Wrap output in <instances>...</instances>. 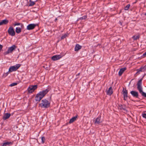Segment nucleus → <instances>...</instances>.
<instances>
[{"mask_svg": "<svg viewBox=\"0 0 146 146\" xmlns=\"http://www.w3.org/2000/svg\"><path fill=\"white\" fill-rule=\"evenodd\" d=\"M49 90L46 89L36 94L35 97V100L39 101L43 98L46 94L48 92Z\"/></svg>", "mask_w": 146, "mask_h": 146, "instance_id": "1", "label": "nucleus"}, {"mask_svg": "<svg viewBox=\"0 0 146 146\" xmlns=\"http://www.w3.org/2000/svg\"><path fill=\"white\" fill-rule=\"evenodd\" d=\"M40 105L42 108H48L50 106V103L48 100L45 99L41 101Z\"/></svg>", "mask_w": 146, "mask_h": 146, "instance_id": "2", "label": "nucleus"}, {"mask_svg": "<svg viewBox=\"0 0 146 146\" xmlns=\"http://www.w3.org/2000/svg\"><path fill=\"white\" fill-rule=\"evenodd\" d=\"M16 48L17 47L15 45H13L12 46L8 48L7 50L5 52V54L7 55L12 53L14 50H15Z\"/></svg>", "mask_w": 146, "mask_h": 146, "instance_id": "3", "label": "nucleus"}, {"mask_svg": "<svg viewBox=\"0 0 146 146\" xmlns=\"http://www.w3.org/2000/svg\"><path fill=\"white\" fill-rule=\"evenodd\" d=\"M21 66L19 64H17L11 67L9 69V72H10L16 70Z\"/></svg>", "mask_w": 146, "mask_h": 146, "instance_id": "4", "label": "nucleus"}, {"mask_svg": "<svg viewBox=\"0 0 146 146\" xmlns=\"http://www.w3.org/2000/svg\"><path fill=\"white\" fill-rule=\"evenodd\" d=\"M37 87V86L36 85H31L27 89L29 93H32L36 89Z\"/></svg>", "mask_w": 146, "mask_h": 146, "instance_id": "5", "label": "nucleus"}, {"mask_svg": "<svg viewBox=\"0 0 146 146\" xmlns=\"http://www.w3.org/2000/svg\"><path fill=\"white\" fill-rule=\"evenodd\" d=\"M142 80V79L140 80L137 84V89L140 93L143 92V88L141 86Z\"/></svg>", "mask_w": 146, "mask_h": 146, "instance_id": "6", "label": "nucleus"}, {"mask_svg": "<svg viewBox=\"0 0 146 146\" xmlns=\"http://www.w3.org/2000/svg\"><path fill=\"white\" fill-rule=\"evenodd\" d=\"M8 32L9 35L12 36H14L15 34L14 29L12 26L9 27L8 30Z\"/></svg>", "mask_w": 146, "mask_h": 146, "instance_id": "7", "label": "nucleus"}, {"mask_svg": "<svg viewBox=\"0 0 146 146\" xmlns=\"http://www.w3.org/2000/svg\"><path fill=\"white\" fill-rule=\"evenodd\" d=\"M62 57V56L61 54L55 55L52 57L51 59L53 61H56Z\"/></svg>", "mask_w": 146, "mask_h": 146, "instance_id": "8", "label": "nucleus"}, {"mask_svg": "<svg viewBox=\"0 0 146 146\" xmlns=\"http://www.w3.org/2000/svg\"><path fill=\"white\" fill-rule=\"evenodd\" d=\"M36 26L34 24H31L29 25L27 27V29L28 30H31L34 29Z\"/></svg>", "mask_w": 146, "mask_h": 146, "instance_id": "9", "label": "nucleus"}, {"mask_svg": "<svg viewBox=\"0 0 146 146\" xmlns=\"http://www.w3.org/2000/svg\"><path fill=\"white\" fill-rule=\"evenodd\" d=\"M130 94L134 97L138 98V94L137 92L135 91H132L130 92Z\"/></svg>", "mask_w": 146, "mask_h": 146, "instance_id": "10", "label": "nucleus"}, {"mask_svg": "<svg viewBox=\"0 0 146 146\" xmlns=\"http://www.w3.org/2000/svg\"><path fill=\"white\" fill-rule=\"evenodd\" d=\"M122 92L124 100H125L126 98H127V91L126 89L123 88V90Z\"/></svg>", "mask_w": 146, "mask_h": 146, "instance_id": "11", "label": "nucleus"}, {"mask_svg": "<svg viewBox=\"0 0 146 146\" xmlns=\"http://www.w3.org/2000/svg\"><path fill=\"white\" fill-rule=\"evenodd\" d=\"M10 114L9 113H6L4 114L3 117V119L4 120H6L10 116Z\"/></svg>", "mask_w": 146, "mask_h": 146, "instance_id": "12", "label": "nucleus"}, {"mask_svg": "<svg viewBox=\"0 0 146 146\" xmlns=\"http://www.w3.org/2000/svg\"><path fill=\"white\" fill-rule=\"evenodd\" d=\"M8 22V21L7 19H4L0 21V25H5L7 24Z\"/></svg>", "mask_w": 146, "mask_h": 146, "instance_id": "13", "label": "nucleus"}, {"mask_svg": "<svg viewBox=\"0 0 146 146\" xmlns=\"http://www.w3.org/2000/svg\"><path fill=\"white\" fill-rule=\"evenodd\" d=\"M113 93L112 89V87H110L108 90L107 91V94L109 95H111Z\"/></svg>", "mask_w": 146, "mask_h": 146, "instance_id": "14", "label": "nucleus"}, {"mask_svg": "<svg viewBox=\"0 0 146 146\" xmlns=\"http://www.w3.org/2000/svg\"><path fill=\"white\" fill-rule=\"evenodd\" d=\"M126 70V68L125 67L121 68L119 72V76H121L123 72Z\"/></svg>", "mask_w": 146, "mask_h": 146, "instance_id": "15", "label": "nucleus"}, {"mask_svg": "<svg viewBox=\"0 0 146 146\" xmlns=\"http://www.w3.org/2000/svg\"><path fill=\"white\" fill-rule=\"evenodd\" d=\"M137 72H136V74L138 75L140 73V72H143V71H144L145 69H144V67H141V68H140L139 69H137Z\"/></svg>", "mask_w": 146, "mask_h": 146, "instance_id": "16", "label": "nucleus"}, {"mask_svg": "<svg viewBox=\"0 0 146 146\" xmlns=\"http://www.w3.org/2000/svg\"><path fill=\"white\" fill-rule=\"evenodd\" d=\"M81 48V46L78 44H76L74 48L75 51H78Z\"/></svg>", "mask_w": 146, "mask_h": 146, "instance_id": "17", "label": "nucleus"}, {"mask_svg": "<svg viewBox=\"0 0 146 146\" xmlns=\"http://www.w3.org/2000/svg\"><path fill=\"white\" fill-rule=\"evenodd\" d=\"M12 143L11 142H6L3 143V145L1 146H6L10 145H12Z\"/></svg>", "mask_w": 146, "mask_h": 146, "instance_id": "18", "label": "nucleus"}, {"mask_svg": "<svg viewBox=\"0 0 146 146\" xmlns=\"http://www.w3.org/2000/svg\"><path fill=\"white\" fill-rule=\"evenodd\" d=\"M22 28H21V27H17L16 28L15 31L17 33H19L21 32V29Z\"/></svg>", "mask_w": 146, "mask_h": 146, "instance_id": "19", "label": "nucleus"}, {"mask_svg": "<svg viewBox=\"0 0 146 146\" xmlns=\"http://www.w3.org/2000/svg\"><path fill=\"white\" fill-rule=\"evenodd\" d=\"M101 122L100 117H98L96 119L95 123L96 124H99Z\"/></svg>", "mask_w": 146, "mask_h": 146, "instance_id": "20", "label": "nucleus"}, {"mask_svg": "<svg viewBox=\"0 0 146 146\" xmlns=\"http://www.w3.org/2000/svg\"><path fill=\"white\" fill-rule=\"evenodd\" d=\"M77 118V117L76 116L73 117L70 119L69 121V123H73V122L76 120Z\"/></svg>", "mask_w": 146, "mask_h": 146, "instance_id": "21", "label": "nucleus"}, {"mask_svg": "<svg viewBox=\"0 0 146 146\" xmlns=\"http://www.w3.org/2000/svg\"><path fill=\"white\" fill-rule=\"evenodd\" d=\"M14 25V26L21 25L22 28H23L24 27L23 25L19 23H15Z\"/></svg>", "mask_w": 146, "mask_h": 146, "instance_id": "22", "label": "nucleus"}, {"mask_svg": "<svg viewBox=\"0 0 146 146\" xmlns=\"http://www.w3.org/2000/svg\"><path fill=\"white\" fill-rule=\"evenodd\" d=\"M29 1L30 4L29 5V6H33L35 4V3L33 1L31 0H30Z\"/></svg>", "mask_w": 146, "mask_h": 146, "instance_id": "23", "label": "nucleus"}, {"mask_svg": "<svg viewBox=\"0 0 146 146\" xmlns=\"http://www.w3.org/2000/svg\"><path fill=\"white\" fill-rule=\"evenodd\" d=\"M139 38V35H135L133 36L132 38L134 40H136Z\"/></svg>", "mask_w": 146, "mask_h": 146, "instance_id": "24", "label": "nucleus"}, {"mask_svg": "<svg viewBox=\"0 0 146 146\" xmlns=\"http://www.w3.org/2000/svg\"><path fill=\"white\" fill-rule=\"evenodd\" d=\"M130 6V5L129 4H128L124 8V9L125 10H127L128 9Z\"/></svg>", "mask_w": 146, "mask_h": 146, "instance_id": "25", "label": "nucleus"}, {"mask_svg": "<svg viewBox=\"0 0 146 146\" xmlns=\"http://www.w3.org/2000/svg\"><path fill=\"white\" fill-rule=\"evenodd\" d=\"M17 84V83H15V82L13 83H12L11 84L9 85V86H11V87H12V86H16Z\"/></svg>", "mask_w": 146, "mask_h": 146, "instance_id": "26", "label": "nucleus"}, {"mask_svg": "<svg viewBox=\"0 0 146 146\" xmlns=\"http://www.w3.org/2000/svg\"><path fill=\"white\" fill-rule=\"evenodd\" d=\"M67 36V34H65L64 35L62 36L61 37V39H63L66 37Z\"/></svg>", "mask_w": 146, "mask_h": 146, "instance_id": "27", "label": "nucleus"}, {"mask_svg": "<svg viewBox=\"0 0 146 146\" xmlns=\"http://www.w3.org/2000/svg\"><path fill=\"white\" fill-rule=\"evenodd\" d=\"M141 94L142 95L145 97H146V93L145 92H144L143 91L141 92Z\"/></svg>", "mask_w": 146, "mask_h": 146, "instance_id": "28", "label": "nucleus"}, {"mask_svg": "<svg viewBox=\"0 0 146 146\" xmlns=\"http://www.w3.org/2000/svg\"><path fill=\"white\" fill-rule=\"evenodd\" d=\"M87 18V16L86 15L82 17H81L80 19L81 20L82 19H86Z\"/></svg>", "mask_w": 146, "mask_h": 146, "instance_id": "29", "label": "nucleus"}, {"mask_svg": "<svg viewBox=\"0 0 146 146\" xmlns=\"http://www.w3.org/2000/svg\"><path fill=\"white\" fill-rule=\"evenodd\" d=\"M8 74H9L8 72H7L6 73H5L3 74V76L4 77H5L8 75Z\"/></svg>", "mask_w": 146, "mask_h": 146, "instance_id": "30", "label": "nucleus"}, {"mask_svg": "<svg viewBox=\"0 0 146 146\" xmlns=\"http://www.w3.org/2000/svg\"><path fill=\"white\" fill-rule=\"evenodd\" d=\"M42 142V143H43L45 141V138L44 137H41Z\"/></svg>", "mask_w": 146, "mask_h": 146, "instance_id": "31", "label": "nucleus"}, {"mask_svg": "<svg viewBox=\"0 0 146 146\" xmlns=\"http://www.w3.org/2000/svg\"><path fill=\"white\" fill-rule=\"evenodd\" d=\"M142 116L143 117L146 119V114L145 113H143L142 114Z\"/></svg>", "mask_w": 146, "mask_h": 146, "instance_id": "32", "label": "nucleus"}, {"mask_svg": "<svg viewBox=\"0 0 146 146\" xmlns=\"http://www.w3.org/2000/svg\"><path fill=\"white\" fill-rule=\"evenodd\" d=\"M143 57H146V52L143 54Z\"/></svg>", "mask_w": 146, "mask_h": 146, "instance_id": "33", "label": "nucleus"}, {"mask_svg": "<svg viewBox=\"0 0 146 146\" xmlns=\"http://www.w3.org/2000/svg\"><path fill=\"white\" fill-rule=\"evenodd\" d=\"M3 48V46L2 45L0 44V51H1V50Z\"/></svg>", "mask_w": 146, "mask_h": 146, "instance_id": "34", "label": "nucleus"}, {"mask_svg": "<svg viewBox=\"0 0 146 146\" xmlns=\"http://www.w3.org/2000/svg\"><path fill=\"white\" fill-rule=\"evenodd\" d=\"M79 74H80V73H78V75H79Z\"/></svg>", "mask_w": 146, "mask_h": 146, "instance_id": "35", "label": "nucleus"}]
</instances>
